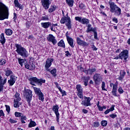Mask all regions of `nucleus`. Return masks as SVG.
<instances>
[{
    "label": "nucleus",
    "instance_id": "nucleus-28",
    "mask_svg": "<svg viewBox=\"0 0 130 130\" xmlns=\"http://www.w3.org/2000/svg\"><path fill=\"white\" fill-rule=\"evenodd\" d=\"M67 41L69 45H70L72 48H74V39L72 38H70L69 39H67Z\"/></svg>",
    "mask_w": 130,
    "mask_h": 130
},
{
    "label": "nucleus",
    "instance_id": "nucleus-20",
    "mask_svg": "<svg viewBox=\"0 0 130 130\" xmlns=\"http://www.w3.org/2000/svg\"><path fill=\"white\" fill-rule=\"evenodd\" d=\"M14 4L15 8H18L19 10H23V6L19 3V0H14Z\"/></svg>",
    "mask_w": 130,
    "mask_h": 130
},
{
    "label": "nucleus",
    "instance_id": "nucleus-42",
    "mask_svg": "<svg viewBox=\"0 0 130 130\" xmlns=\"http://www.w3.org/2000/svg\"><path fill=\"white\" fill-rule=\"evenodd\" d=\"M94 33V39H98V34H97V28H95V30H93L92 31Z\"/></svg>",
    "mask_w": 130,
    "mask_h": 130
},
{
    "label": "nucleus",
    "instance_id": "nucleus-41",
    "mask_svg": "<svg viewBox=\"0 0 130 130\" xmlns=\"http://www.w3.org/2000/svg\"><path fill=\"white\" fill-rule=\"evenodd\" d=\"M88 71H89V75H92L93 73H95L97 71V69L95 68H92L91 69L89 68Z\"/></svg>",
    "mask_w": 130,
    "mask_h": 130
},
{
    "label": "nucleus",
    "instance_id": "nucleus-53",
    "mask_svg": "<svg viewBox=\"0 0 130 130\" xmlns=\"http://www.w3.org/2000/svg\"><path fill=\"white\" fill-rule=\"evenodd\" d=\"M91 48L93 51H97V50H98V48H97L94 44L91 45Z\"/></svg>",
    "mask_w": 130,
    "mask_h": 130
},
{
    "label": "nucleus",
    "instance_id": "nucleus-33",
    "mask_svg": "<svg viewBox=\"0 0 130 130\" xmlns=\"http://www.w3.org/2000/svg\"><path fill=\"white\" fill-rule=\"evenodd\" d=\"M37 124L35 121L32 120V119H30V122L28 124V127H34V126H36Z\"/></svg>",
    "mask_w": 130,
    "mask_h": 130
},
{
    "label": "nucleus",
    "instance_id": "nucleus-61",
    "mask_svg": "<svg viewBox=\"0 0 130 130\" xmlns=\"http://www.w3.org/2000/svg\"><path fill=\"white\" fill-rule=\"evenodd\" d=\"M114 107H115V105H112L111 107L109 109L110 111H113L114 110Z\"/></svg>",
    "mask_w": 130,
    "mask_h": 130
},
{
    "label": "nucleus",
    "instance_id": "nucleus-62",
    "mask_svg": "<svg viewBox=\"0 0 130 130\" xmlns=\"http://www.w3.org/2000/svg\"><path fill=\"white\" fill-rule=\"evenodd\" d=\"M83 73H85L86 75H90V72L89 71H88V69L83 70Z\"/></svg>",
    "mask_w": 130,
    "mask_h": 130
},
{
    "label": "nucleus",
    "instance_id": "nucleus-39",
    "mask_svg": "<svg viewBox=\"0 0 130 130\" xmlns=\"http://www.w3.org/2000/svg\"><path fill=\"white\" fill-rule=\"evenodd\" d=\"M56 69L54 68L50 71V74L52 75L53 77H56Z\"/></svg>",
    "mask_w": 130,
    "mask_h": 130
},
{
    "label": "nucleus",
    "instance_id": "nucleus-5",
    "mask_svg": "<svg viewBox=\"0 0 130 130\" xmlns=\"http://www.w3.org/2000/svg\"><path fill=\"white\" fill-rule=\"evenodd\" d=\"M23 96L26 99V100L32 99L33 94H32V90L30 89H26V87H24V90L23 91Z\"/></svg>",
    "mask_w": 130,
    "mask_h": 130
},
{
    "label": "nucleus",
    "instance_id": "nucleus-56",
    "mask_svg": "<svg viewBox=\"0 0 130 130\" xmlns=\"http://www.w3.org/2000/svg\"><path fill=\"white\" fill-rule=\"evenodd\" d=\"M54 84H55L56 88H57V89H58L59 90L61 89V88L60 87V86H59V85H58V83L57 82H54Z\"/></svg>",
    "mask_w": 130,
    "mask_h": 130
},
{
    "label": "nucleus",
    "instance_id": "nucleus-12",
    "mask_svg": "<svg viewBox=\"0 0 130 130\" xmlns=\"http://www.w3.org/2000/svg\"><path fill=\"white\" fill-rule=\"evenodd\" d=\"M17 79H18V77L15 75H12L11 76H10V79L8 80V83L9 84V86H12L14 85V84L16 83V81H17Z\"/></svg>",
    "mask_w": 130,
    "mask_h": 130
},
{
    "label": "nucleus",
    "instance_id": "nucleus-7",
    "mask_svg": "<svg viewBox=\"0 0 130 130\" xmlns=\"http://www.w3.org/2000/svg\"><path fill=\"white\" fill-rule=\"evenodd\" d=\"M84 100L82 101L81 102V104L83 105V106L87 107L88 106H91V105H92V104L91 103V98L84 96Z\"/></svg>",
    "mask_w": 130,
    "mask_h": 130
},
{
    "label": "nucleus",
    "instance_id": "nucleus-52",
    "mask_svg": "<svg viewBox=\"0 0 130 130\" xmlns=\"http://www.w3.org/2000/svg\"><path fill=\"white\" fill-rule=\"evenodd\" d=\"M6 108V111H7L8 113H10L11 111V108H10V106L9 105H5Z\"/></svg>",
    "mask_w": 130,
    "mask_h": 130
},
{
    "label": "nucleus",
    "instance_id": "nucleus-45",
    "mask_svg": "<svg viewBox=\"0 0 130 130\" xmlns=\"http://www.w3.org/2000/svg\"><path fill=\"white\" fill-rule=\"evenodd\" d=\"M101 124L102 126H106V125H107V121L102 120L101 122Z\"/></svg>",
    "mask_w": 130,
    "mask_h": 130
},
{
    "label": "nucleus",
    "instance_id": "nucleus-48",
    "mask_svg": "<svg viewBox=\"0 0 130 130\" xmlns=\"http://www.w3.org/2000/svg\"><path fill=\"white\" fill-rule=\"evenodd\" d=\"M82 19L83 18H82V17H80V16L75 17L76 21H78V22H79V23H81L82 22Z\"/></svg>",
    "mask_w": 130,
    "mask_h": 130
},
{
    "label": "nucleus",
    "instance_id": "nucleus-4",
    "mask_svg": "<svg viewBox=\"0 0 130 130\" xmlns=\"http://www.w3.org/2000/svg\"><path fill=\"white\" fill-rule=\"evenodd\" d=\"M28 80L30 82V84L32 85V86H35V84H37L39 86H42V84H44L46 81L45 79L42 78L39 79L36 77H29Z\"/></svg>",
    "mask_w": 130,
    "mask_h": 130
},
{
    "label": "nucleus",
    "instance_id": "nucleus-38",
    "mask_svg": "<svg viewBox=\"0 0 130 130\" xmlns=\"http://www.w3.org/2000/svg\"><path fill=\"white\" fill-rule=\"evenodd\" d=\"M27 119V117L26 116L22 115L20 117V120L21 121V123H26V122L24 120Z\"/></svg>",
    "mask_w": 130,
    "mask_h": 130
},
{
    "label": "nucleus",
    "instance_id": "nucleus-22",
    "mask_svg": "<svg viewBox=\"0 0 130 130\" xmlns=\"http://www.w3.org/2000/svg\"><path fill=\"white\" fill-rule=\"evenodd\" d=\"M65 23L66 26L67 27L68 30H71L72 29V21H71V19L66 20Z\"/></svg>",
    "mask_w": 130,
    "mask_h": 130
},
{
    "label": "nucleus",
    "instance_id": "nucleus-60",
    "mask_svg": "<svg viewBox=\"0 0 130 130\" xmlns=\"http://www.w3.org/2000/svg\"><path fill=\"white\" fill-rule=\"evenodd\" d=\"M13 15H14L13 20L14 22H16V20L18 18V17L17 16V13H14Z\"/></svg>",
    "mask_w": 130,
    "mask_h": 130
},
{
    "label": "nucleus",
    "instance_id": "nucleus-1",
    "mask_svg": "<svg viewBox=\"0 0 130 130\" xmlns=\"http://www.w3.org/2000/svg\"><path fill=\"white\" fill-rule=\"evenodd\" d=\"M9 19V8L3 3L0 2V20Z\"/></svg>",
    "mask_w": 130,
    "mask_h": 130
},
{
    "label": "nucleus",
    "instance_id": "nucleus-9",
    "mask_svg": "<svg viewBox=\"0 0 130 130\" xmlns=\"http://www.w3.org/2000/svg\"><path fill=\"white\" fill-rule=\"evenodd\" d=\"M7 80L8 78L6 77L3 78V76L0 74V92L4 90V86L7 84Z\"/></svg>",
    "mask_w": 130,
    "mask_h": 130
},
{
    "label": "nucleus",
    "instance_id": "nucleus-34",
    "mask_svg": "<svg viewBox=\"0 0 130 130\" xmlns=\"http://www.w3.org/2000/svg\"><path fill=\"white\" fill-rule=\"evenodd\" d=\"M6 35L8 36H11L13 34V30L11 29H5Z\"/></svg>",
    "mask_w": 130,
    "mask_h": 130
},
{
    "label": "nucleus",
    "instance_id": "nucleus-11",
    "mask_svg": "<svg viewBox=\"0 0 130 130\" xmlns=\"http://www.w3.org/2000/svg\"><path fill=\"white\" fill-rule=\"evenodd\" d=\"M58 109H59V107L57 105H55L52 107V110L54 112L56 116L57 122H59V113L58 112Z\"/></svg>",
    "mask_w": 130,
    "mask_h": 130
},
{
    "label": "nucleus",
    "instance_id": "nucleus-27",
    "mask_svg": "<svg viewBox=\"0 0 130 130\" xmlns=\"http://www.w3.org/2000/svg\"><path fill=\"white\" fill-rule=\"evenodd\" d=\"M5 75L6 77H11V76L13 75V71H11V69L7 68V70L5 71Z\"/></svg>",
    "mask_w": 130,
    "mask_h": 130
},
{
    "label": "nucleus",
    "instance_id": "nucleus-37",
    "mask_svg": "<svg viewBox=\"0 0 130 130\" xmlns=\"http://www.w3.org/2000/svg\"><path fill=\"white\" fill-rule=\"evenodd\" d=\"M38 96L39 97V100H41V101H42V102L44 101V94L43 93L41 92L39 94H38Z\"/></svg>",
    "mask_w": 130,
    "mask_h": 130
},
{
    "label": "nucleus",
    "instance_id": "nucleus-43",
    "mask_svg": "<svg viewBox=\"0 0 130 130\" xmlns=\"http://www.w3.org/2000/svg\"><path fill=\"white\" fill-rule=\"evenodd\" d=\"M7 62V60L5 59H2L0 60V64L1 66H5Z\"/></svg>",
    "mask_w": 130,
    "mask_h": 130
},
{
    "label": "nucleus",
    "instance_id": "nucleus-26",
    "mask_svg": "<svg viewBox=\"0 0 130 130\" xmlns=\"http://www.w3.org/2000/svg\"><path fill=\"white\" fill-rule=\"evenodd\" d=\"M89 23H90V20L88 19H87L85 17L82 18L81 22L82 25H88Z\"/></svg>",
    "mask_w": 130,
    "mask_h": 130
},
{
    "label": "nucleus",
    "instance_id": "nucleus-57",
    "mask_svg": "<svg viewBox=\"0 0 130 130\" xmlns=\"http://www.w3.org/2000/svg\"><path fill=\"white\" fill-rule=\"evenodd\" d=\"M110 117H111V118H115V117H117V115L114 114H112L109 115Z\"/></svg>",
    "mask_w": 130,
    "mask_h": 130
},
{
    "label": "nucleus",
    "instance_id": "nucleus-8",
    "mask_svg": "<svg viewBox=\"0 0 130 130\" xmlns=\"http://www.w3.org/2000/svg\"><path fill=\"white\" fill-rule=\"evenodd\" d=\"M128 58V50H124L122 52H121L119 54V58L120 59H124V60H126Z\"/></svg>",
    "mask_w": 130,
    "mask_h": 130
},
{
    "label": "nucleus",
    "instance_id": "nucleus-6",
    "mask_svg": "<svg viewBox=\"0 0 130 130\" xmlns=\"http://www.w3.org/2000/svg\"><path fill=\"white\" fill-rule=\"evenodd\" d=\"M92 78L95 85H99L100 82L102 81V76L99 73H95Z\"/></svg>",
    "mask_w": 130,
    "mask_h": 130
},
{
    "label": "nucleus",
    "instance_id": "nucleus-30",
    "mask_svg": "<svg viewBox=\"0 0 130 130\" xmlns=\"http://www.w3.org/2000/svg\"><path fill=\"white\" fill-rule=\"evenodd\" d=\"M58 46L60 47H62L63 48H66V44H64V42L63 40H61L57 44Z\"/></svg>",
    "mask_w": 130,
    "mask_h": 130
},
{
    "label": "nucleus",
    "instance_id": "nucleus-64",
    "mask_svg": "<svg viewBox=\"0 0 130 130\" xmlns=\"http://www.w3.org/2000/svg\"><path fill=\"white\" fill-rule=\"evenodd\" d=\"M1 116H5V113H4V111H3V110H0V117Z\"/></svg>",
    "mask_w": 130,
    "mask_h": 130
},
{
    "label": "nucleus",
    "instance_id": "nucleus-47",
    "mask_svg": "<svg viewBox=\"0 0 130 130\" xmlns=\"http://www.w3.org/2000/svg\"><path fill=\"white\" fill-rule=\"evenodd\" d=\"M118 92L119 94H122L124 91H123V89H122V87H121V86H119L118 89Z\"/></svg>",
    "mask_w": 130,
    "mask_h": 130
},
{
    "label": "nucleus",
    "instance_id": "nucleus-19",
    "mask_svg": "<svg viewBox=\"0 0 130 130\" xmlns=\"http://www.w3.org/2000/svg\"><path fill=\"white\" fill-rule=\"evenodd\" d=\"M68 20H71V18L69 16V13H67L66 16H65L62 17L60 22L61 24H64L66 23V21Z\"/></svg>",
    "mask_w": 130,
    "mask_h": 130
},
{
    "label": "nucleus",
    "instance_id": "nucleus-63",
    "mask_svg": "<svg viewBox=\"0 0 130 130\" xmlns=\"http://www.w3.org/2000/svg\"><path fill=\"white\" fill-rule=\"evenodd\" d=\"M65 53H66V56H71V55H72L70 53V52H69V51H66L65 52Z\"/></svg>",
    "mask_w": 130,
    "mask_h": 130
},
{
    "label": "nucleus",
    "instance_id": "nucleus-25",
    "mask_svg": "<svg viewBox=\"0 0 130 130\" xmlns=\"http://www.w3.org/2000/svg\"><path fill=\"white\" fill-rule=\"evenodd\" d=\"M126 73L123 71H121L120 72V76L118 77V79L119 81H122L123 80V78H124V76H125Z\"/></svg>",
    "mask_w": 130,
    "mask_h": 130
},
{
    "label": "nucleus",
    "instance_id": "nucleus-31",
    "mask_svg": "<svg viewBox=\"0 0 130 130\" xmlns=\"http://www.w3.org/2000/svg\"><path fill=\"white\" fill-rule=\"evenodd\" d=\"M76 89L77 90V93H83V88H82L81 84H77L76 85Z\"/></svg>",
    "mask_w": 130,
    "mask_h": 130
},
{
    "label": "nucleus",
    "instance_id": "nucleus-15",
    "mask_svg": "<svg viewBox=\"0 0 130 130\" xmlns=\"http://www.w3.org/2000/svg\"><path fill=\"white\" fill-rule=\"evenodd\" d=\"M24 66L25 67V69H27V70H29V71H34L35 70V64L30 63H28V62L26 61V62L24 63Z\"/></svg>",
    "mask_w": 130,
    "mask_h": 130
},
{
    "label": "nucleus",
    "instance_id": "nucleus-16",
    "mask_svg": "<svg viewBox=\"0 0 130 130\" xmlns=\"http://www.w3.org/2000/svg\"><path fill=\"white\" fill-rule=\"evenodd\" d=\"M76 42L78 45H80V46H87L88 45V43H86V42L81 40V39L79 37H77L76 39Z\"/></svg>",
    "mask_w": 130,
    "mask_h": 130
},
{
    "label": "nucleus",
    "instance_id": "nucleus-23",
    "mask_svg": "<svg viewBox=\"0 0 130 130\" xmlns=\"http://www.w3.org/2000/svg\"><path fill=\"white\" fill-rule=\"evenodd\" d=\"M0 42L4 45L6 43V38H5V34L2 33L0 35Z\"/></svg>",
    "mask_w": 130,
    "mask_h": 130
},
{
    "label": "nucleus",
    "instance_id": "nucleus-49",
    "mask_svg": "<svg viewBox=\"0 0 130 130\" xmlns=\"http://www.w3.org/2000/svg\"><path fill=\"white\" fill-rule=\"evenodd\" d=\"M105 83L104 82V81L102 82V89L103 90V91H107V89H106L105 88Z\"/></svg>",
    "mask_w": 130,
    "mask_h": 130
},
{
    "label": "nucleus",
    "instance_id": "nucleus-46",
    "mask_svg": "<svg viewBox=\"0 0 130 130\" xmlns=\"http://www.w3.org/2000/svg\"><path fill=\"white\" fill-rule=\"evenodd\" d=\"M82 79L84 80V82H89L90 80V76H88L87 77H83Z\"/></svg>",
    "mask_w": 130,
    "mask_h": 130
},
{
    "label": "nucleus",
    "instance_id": "nucleus-50",
    "mask_svg": "<svg viewBox=\"0 0 130 130\" xmlns=\"http://www.w3.org/2000/svg\"><path fill=\"white\" fill-rule=\"evenodd\" d=\"M59 91H60V93L62 94V96H67V92L66 91L61 89V88Z\"/></svg>",
    "mask_w": 130,
    "mask_h": 130
},
{
    "label": "nucleus",
    "instance_id": "nucleus-55",
    "mask_svg": "<svg viewBox=\"0 0 130 130\" xmlns=\"http://www.w3.org/2000/svg\"><path fill=\"white\" fill-rule=\"evenodd\" d=\"M77 95L80 99H83V92L77 93Z\"/></svg>",
    "mask_w": 130,
    "mask_h": 130
},
{
    "label": "nucleus",
    "instance_id": "nucleus-18",
    "mask_svg": "<svg viewBox=\"0 0 130 130\" xmlns=\"http://www.w3.org/2000/svg\"><path fill=\"white\" fill-rule=\"evenodd\" d=\"M54 60L53 58H48L47 60L46 61V64L45 66V68H50L51 67V64H52V62Z\"/></svg>",
    "mask_w": 130,
    "mask_h": 130
},
{
    "label": "nucleus",
    "instance_id": "nucleus-10",
    "mask_svg": "<svg viewBox=\"0 0 130 130\" xmlns=\"http://www.w3.org/2000/svg\"><path fill=\"white\" fill-rule=\"evenodd\" d=\"M41 3L45 10H48L50 5H51V2H50V0H41Z\"/></svg>",
    "mask_w": 130,
    "mask_h": 130
},
{
    "label": "nucleus",
    "instance_id": "nucleus-51",
    "mask_svg": "<svg viewBox=\"0 0 130 130\" xmlns=\"http://www.w3.org/2000/svg\"><path fill=\"white\" fill-rule=\"evenodd\" d=\"M100 123H99V122H94L93 123V127H98L99 126H100Z\"/></svg>",
    "mask_w": 130,
    "mask_h": 130
},
{
    "label": "nucleus",
    "instance_id": "nucleus-24",
    "mask_svg": "<svg viewBox=\"0 0 130 130\" xmlns=\"http://www.w3.org/2000/svg\"><path fill=\"white\" fill-rule=\"evenodd\" d=\"M96 28V27H94L93 28V27H92V24H88L87 25V29L86 30V33H89V32H91V31H93L94 30H95Z\"/></svg>",
    "mask_w": 130,
    "mask_h": 130
},
{
    "label": "nucleus",
    "instance_id": "nucleus-21",
    "mask_svg": "<svg viewBox=\"0 0 130 130\" xmlns=\"http://www.w3.org/2000/svg\"><path fill=\"white\" fill-rule=\"evenodd\" d=\"M41 26L42 28H44V29H47L51 26V22H42L41 23Z\"/></svg>",
    "mask_w": 130,
    "mask_h": 130
},
{
    "label": "nucleus",
    "instance_id": "nucleus-44",
    "mask_svg": "<svg viewBox=\"0 0 130 130\" xmlns=\"http://www.w3.org/2000/svg\"><path fill=\"white\" fill-rule=\"evenodd\" d=\"M23 115V114L22 113L15 112V116L16 117H21Z\"/></svg>",
    "mask_w": 130,
    "mask_h": 130
},
{
    "label": "nucleus",
    "instance_id": "nucleus-36",
    "mask_svg": "<svg viewBox=\"0 0 130 130\" xmlns=\"http://www.w3.org/2000/svg\"><path fill=\"white\" fill-rule=\"evenodd\" d=\"M66 3L71 8L74 6V0H66Z\"/></svg>",
    "mask_w": 130,
    "mask_h": 130
},
{
    "label": "nucleus",
    "instance_id": "nucleus-59",
    "mask_svg": "<svg viewBox=\"0 0 130 130\" xmlns=\"http://www.w3.org/2000/svg\"><path fill=\"white\" fill-rule=\"evenodd\" d=\"M9 122H10L11 123H16L17 122V120L10 118L9 119Z\"/></svg>",
    "mask_w": 130,
    "mask_h": 130
},
{
    "label": "nucleus",
    "instance_id": "nucleus-29",
    "mask_svg": "<svg viewBox=\"0 0 130 130\" xmlns=\"http://www.w3.org/2000/svg\"><path fill=\"white\" fill-rule=\"evenodd\" d=\"M18 59V63H19L21 67H23V63L25 64L27 62V60L25 59H22V58H19Z\"/></svg>",
    "mask_w": 130,
    "mask_h": 130
},
{
    "label": "nucleus",
    "instance_id": "nucleus-14",
    "mask_svg": "<svg viewBox=\"0 0 130 130\" xmlns=\"http://www.w3.org/2000/svg\"><path fill=\"white\" fill-rule=\"evenodd\" d=\"M47 40L49 42H52L53 45H54L56 43H57V41L55 39V37L53 36L51 34H49L48 36L47 37Z\"/></svg>",
    "mask_w": 130,
    "mask_h": 130
},
{
    "label": "nucleus",
    "instance_id": "nucleus-58",
    "mask_svg": "<svg viewBox=\"0 0 130 130\" xmlns=\"http://www.w3.org/2000/svg\"><path fill=\"white\" fill-rule=\"evenodd\" d=\"M15 98H16V99H19V98H20V93H19V92H16L15 95Z\"/></svg>",
    "mask_w": 130,
    "mask_h": 130
},
{
    "label": "nucleus",
    "instance_id": "nucleus-17",
    "mask_svg": "<svg viewBox=\"0 0 130 130\" xmlns=\"http://www.w3.org/2000/svg\"><path fill=\"white\" fill-rule=\"evenodd\" d=\"M21 100V98H18V99H16L14 100V107H15V108H19V107H20V105H22V103L20 102Z\"/></svg>",
    "mask_w": 130,
    "mask_h": 130
},
{
    "label": "nucleus",
    "instance_id": "nucleus-32",
    "mask_svg": "<svg viewBox=\"0 0 130 130\" xmlns=\"http://www.w3.org/2000/svg\"><path fill=\"white\" fill-rule=\"evenodd\" d=\"M34 90L35 91V94H36V95H39V94H41V93H42V91H41V89H40V88H37V87H34Z\"/></svg>",
    "mask_w": 130,
    "mask_h": 130
},
{
    "label": "nucleus",
    "instance_id": "nucleus-13",
    "mask_svg": "<svg viewBox=\"0 0 130 130\" xmlns=\"http://www.w3.org/2000/svg\"><path fill=\"white\" fill-rule=\"evenodd\" d=\"M112 86L113 88L111 92L112 95L115 97H118V95H117V84H113V83H110V86L112 87Z\"/></svg>",
    "mask_w": 130,
    "mask_h": 130
},
{
    "label": "nucleus",
    "instance_id": "nucleus-40",
    "mask_svg": "<svg viewBox=\"0 0 130 130\" xmlns=\"http://www.w3.org/2000/svg\"><path fill=\"white\" fill-rule=\"evenodd\" d=\"M41 20L42 21H47V20H49L48 15L44 14V16H42V17H41Z\"/></svg>",
    "mask_w": 130,
    "mask_h": 130
},
{
    "label": "nucleus",
    "instance_id": "nucleus-35",
    "mask_svg": "<svg viewBox=\"0 0 130 130\" xmlns=\"http://www.w3.org/2000/svg\"><path fill=\"white\" fill-rule=\"evenodd\" d=\"M56 10V6L55 5H51L50 6V8L48 10L49 13H53V12H54Z\"/></svg>",
    "mask_w": 130,
    "mask_h": 130
},
{
    "label": "nucleus",
    "instance_id": "nucleus-2",
    "mask_svg": "<svg viewBox=\"0 0 130 130\" xmlns=\"http://www.w3.org/2000/svg\"><path fill=\"white\" fill-rule=\"evenodd\" d=\"M15 46L16 48V52L19 55L23 57L24 58L28 57L29 54H28V51L26 50V48L22 47V45L18 44H15Z\"/></svg>",
    "mask_w": 130,
    "mask_h": 130
},
{
    "label": "nucleus",
    "instance_id": "nucleus-3",
    "mask_svg": "<svg viewBox=\"0 0 130 130\" xmlns=\"http://www.w3.org/2000/svg\"><path fill=\"white\" fill-rule=\"evenodd\" d=\"M109 5L111 13H114L115 15L118 16L121 15V9L114 2H109Z\"/></svg>",
    "mask_w": 130,
    "mask_h": 130
},
{
    "label": "nucleus",
    "instance_id": "nucleus-54",
    "mask_svg": "<svg viewBox=\"0 0 130 130\" xmlns=\"http://www.w3.org/2000/svg\"><path fill=\"white\" fill-rule=\"evenodd\" d=\"M85 7V5L83 3H80L79 5V7L80 8V9H81V10H82V9H84Z\"/></svg>",
    "mask_w": 130,
    "mask_h": 130
}]
</instances>
